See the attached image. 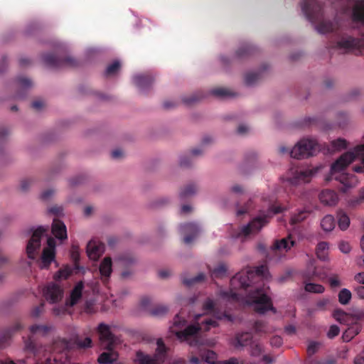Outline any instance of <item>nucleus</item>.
Wrapping results in <instances>:
<instances>
[{
  "mask_svg": "<svg viewBox=\"0 0 364 364\" xmlns=\"http://www.w3.org/2000/svg\"><path fill=\"white\" fill-rule=\"evenodd\" d=\"M262 351V348L259 344L255 343V344L252 345V346H251L252 355L258 356L261 354Z\"/></svg>",
  "mask_w": 364,
  "mask_h": 364,
  "instance_id": "3c124183",
  "label": "nucleus"
},
{
  "mask_svg": "<svg viewBox=\"0 0 364 364\" xmlns=\"http://www.w3.org/2000/svg\"><path fill=\"white\" fill-rule=\"evenodd\" d=\"M339 332L340 329L338 326L332 325L327 333V336L329 338H333L339 334Z\"/></svg>",
  "mask_w": 364,
  "mask_h": 364,
  "instance_id": "8fccbe9b",
  "label": "nucleus"
},
{
  "mask_svg": "<svg viewBox=\"0 0 364 364\" xmlns=\"http://www.w3.org/2000/svg\"><path fill=\"white\" fill-rule=\"evenodd\" d=\"M100 273L104 284H107L112 272V261L110 257H105L100 264Z\"/></svg>",
  "mask_w": 364,
  "mask_h": 364,
  "instance_id": "a211bd4d",
  "label": "nucleus"
},
{
  "mask_svg": "<svg viewBox=\"0 0 364 364\" xmlns=\"http://www.w3.org/2000/svg\"><path fill=\"white\" fill-rule=\"evenodd\" d=\"M84 285L82 282H78L71 291L70 299L67 304L71 306L75 305L82 297V293Z\"/></svg>",
  "mask_w": 364,
  "mask_h": 364,
  "instance_id": "b1692460",
  "label": "nucleus"
},
{
  "mask_svg": "<svg viewBox=\"0 0 364 364\" xmlns=\"http://www.w3.org/2000/svg\"><path fill=\"white\" fill-rule=\"evenodd\" d=\"M232 285L239 284L241 289L247 290L249 287L251 289L247 293L246 302L253 306V309L258 314H264L267 311H272L276 313V309L273 306L272 299L264 291V288L252 287L255 282L254 279V272L248 269L236 274L230 280Z\"/></svg>",
  "mask_w": 364,
  "mask_h": 364,
  "instance_id": "7ed1b4c3",
  "label": "nucleus"
},
{
  "mask_svg": "<svg viewBox=\"0 0 364 364\" xmlns=\"http://www.w3.org/2000/svg\"><path fill=\"white\" fill-rule=\"evenodd\" d=\"M32 181L30 179H24L21 182V189L22 191H26L31 185Z\"/></svg>",
  "mask_w": 364,
  "mask_h": 364,
  "instance_id": "052dcab7",
  "label": "nucleus"
},
{
  "mask_svg": "<svg viewBox=\"0 0 364 364\" xmlns=\"http://www.w3.org/2000/svg\"><path fill=\"white\" fill-rule=\"evenodd\" d=\"M251 200H250L246 205L245 207H242V208H237V215L238 216L240 215H244L245 213H247L249 209H250V203H251Z\"/></svg>",
  "mask_w": 364,
  "mask_h": 364,
  "instance_id": "13d9d810",
  "label": "nucleus"
},
{
  "mask_svg": "<svg viewBox=\"0 0 364 364\" xmlns=\"http://www.w3.org/2000/svg\"><path fill=\"white\" fill-rule=\"evenodd\" d=\"M191 164V159L188 156H182L180 159L181 166L188 167Z\"/></svg>",
  "mask_w": 364,
  "mask_h": 364,
  "instance_id": "69168bd1",
  "label": "nucleus"
},
{
  "mask_svg": "<svg viewBox=\"0 0 364 364\" xmlns=\"http://www.w3.org/2000/svg\"><path fill=\"white\" fill-rule=\"evenodd\" d=\"M20 323H16L11 329L6 330L2 336H0V348L4 347L7 341L11 338L13 332L17 331L21 328Z\"/></svg>",
  "mask_w": 364,
  "mask_h": 364,
  "instance_id": "bb28decb",
  "label": "nucleus"
},
{
  "mask_svg": "<svg viewBox=\"0 0 364 364\" xmlns=\"http://www.w3.org/2000/svg\"><path fill=\"white\" fill-rule=\"evenodd\" d=\"M319 150L317 141L311 139H303L299 141L291 150L292 158L301 159L314 156Z\"/></svg>",
  "mask_w": 364,
  "mask_h": 364,
  "instance_id": "9d476101",
  "label": "nucleus"
},
{
  "mask_svg": "<svg viewBox=\"0 0 364 364\" xmlns=\"http://www.w3.org/2000/svg\"><path fill=\"white\" fill-rule=\"evenodd\" d=\"M340 250L345 254L350 252L351 247L348 242L342 241L339 244Z\"/></svg>",
  "mask_w": 364,
  "mask_h": 364,
  "instance_id": "5fc2aeb1",
  "label": "nucleus"
},
{
  "mask_svg": "<svg viewBox=\"0 0 364 364\" xmlns=\"http://www.w3.org/2000/svg\"><path fill=\"white\" fill-rule=\"evenodd\" d=\"M353 23H359L358 27L362 38H355L348 35H343L331 48L341 50L343 53L361 52L364 50V0L357 1L352 9Z\"/></svg>",
  "mask_w": 364,
  "mask_h": 364,
  "instance_id": "39448f33",
  "label": "nucleus"
},
{
  "mask_svg": "<svg viewBox=\"0 0 364 364\" xmlns=\"http://www.w3.org/2000/svg\"><path fill=\"white\" fill-rule=\"evenodd\" d=\"M118 358V353L113 348L101 353L97 359L100 364H111Z\"/></svg>",
  "mask_w": 364,
  "mask_h": 364,
  "instance_id": "393cba45",
  "label": "nucleus"
},
{
  "mask_svg": "<svg viewBox=\"0 0 364 364\" xmlns=\"http://www.w3.org/2000/svg\"><path fill=\"white\" fill-rule=\"evenodd\" d=\"M43 294L48 301L54 304L62 299L63 296V289L58 284L50 282L44 287Z\"/></svg>",
  "mask_w": 364,
  "mask_h": 364,
  "instance_id": "4468645a",
  "label": "nucleus"
},
{
  "mask_svg": "<svg viewBox=\"0 0 364 364\" xmlns=\"http://www.w3.org/2000/svg\"><path fill=\"white\" fill-rule=\"evenodd\" d=\"M334 218L331 215H327L323 218L321 222V228L326 232H330L335 228Z\"/></svg>",
  "mask_w": 364,
  "mask_h": 364,
  "instance_id": "7c9ffc66",
  "label": "nucleus"
},
{
  "mask_svg": "<svg viewBox=\"0 0 364 364\" xmlns=\"http://www.w3.org/2000/svg\"><path fill=\"white\" fill-rule=\"evenodd\" d=\"M347 141L344 139H337L331 142L330 147H328V151L330 152L339 151L342 149H344L347 147Z\"/></svg>",
  "mask_w": 364,
  "mask_h": 364,
  "instance_id": "2f4dec72",
  "label": "nucleus"
},
{
  "mask_svg": "<svg viewBox=\"0 0 364 364\" xmlns=\"http://www.w3.org/2000/svg\"><path fill=\"white\" fill-rule=\"evenodd\" d=\"M296 242L292 239L291 235L284 237L281 240H277L274 241L272 245V250L277 251H285L287 252L293 246H294Z\"/></svg>",
  "mask_w": 364,
  "mask_h": 364,
  "instance_id": "412c9836",
  "label": "nucleus"
},
{
  "mask_svg": "<svg viewBox=\"0 0 364 364\" xmlns=\"http://www.w3.org/2000/svg\"><path fill=\"white\" fill-rule=\"evenodd\" d=\"M197 191V187L194 183H189L184 186L180 191L179 196L181 199L193 196Z\"/></svg>",
  "mask_w": 364,
  "mask_h": 364,
  "instance_id": "473e14b6",
  "label": "nucleus"
},
{
  "mask_svg": "<svg viewBox=\"0 0 364 364\" xmlns=\"http://www.w3.org/2000/svg\"><path fill=\"white\" fill-rule=\"evenodd\" d=\"M16 82L19 91L15 97L22 99L25 97L26 90L32 86V82L30 79L21 76L16 78Z\"/></svg>",
  "mask_w": 364,
  "mask_h": 364,
  "instance_id": "5701e85b",
  "label": "nucleus"
},
{
  "mask_svg": "<svg viewBox=\"0 0 364 364\" xmlns=\"http://www.w3.org/2000/svg\"><path fill=\"white\" fill-rule=\"evenodd\" d=\"M120 66L121 65L119 61L116 60L113 62L112 64L107 66L105 75L106 76H111L114 75L119 70Z\"/></svg>",
  "mask_w": 364,
  "mask_h": 364,
  "instance_id": "c03bdc74",
  "label": "nucleus"
},
{
  "mask_svg": "<svg viewBox=\"0 0 364 364\" xmlns=\"http://www.w3.org/2000/svg\"><path fill=\"white\" fill-rule=\"evenodd\" d=\"M210 272L213 279L223 278L227 275V267L224 264H220L213 270H210Z\"/></svg>",
  "mask_w": 364,
  "mask_h": 364,
  "instance_id": "f704fd0d",
  "label": "nucleus"
},
{
  "mask_svg": "<svg viewBox=\"0 0 364 364\" xmlns=\"http://www.w3.org/2000/svg\"><path fill=\"white\" fill-rule=\"evenodd\" d=\"M254 272V279L256 281L258 278L265 277L267 273V267L265 265H260L254 269H250Z\"/></svg>",
  "mask_w": 364,
  "mask_h": 364,
  "instance_id": "ea45409f",
  "label": "nucleus"
},
{
  "mask_svg": "<svg viewBox=\"0 0 364 364\" xmlns=\"http://www.w3.org/2000/svg\"><path fill=\"white\" fill-rule=\"evenodd\" d=\"M254 329L256 333H266V324L264 321H257L254 323Z\"/></svg>",
  "mask_w": 364,
  "mask_h": 364,
  "instance_id": "49530a36",
  "label": "nucleus"
},
{
  "mask_svg": "<svg viewBox=\"0 0 364 364\" xmlns=\"http://www.w3.org/2000/svg\"><path fill=\"white\" fill-rule=\"evenodd\" d=\"M203 308L204 310L212 312L213 318H204L199 322L202 317L200 314L196 316V323L189 325L185 328L183 331H178L177 328H183L186 325L187 321L182 313L176 314L173 319V325L171 327L172 333H175L176 337L181 341H186L190 346H196L200 344V341L198 338V333L200 331H208L211 328L218 326V321L227 319L232 321V316L227 313H220L215 309V303L213 299L208 298L203 303Z\"/></svg>",
  "mask_w": 364,
  "mask_h": 364,
  "instance_id": "f03ea898",
  "label": "nucleus"
},
{
  "mask_svg": "<svg viewBox=\"0 0 364 364\" xmlns=\"http://www.w3.org/2000/svg\"><path fill=\"white\" fill-rule=\"evenodd\" d=\"M338 199L337 193L333 190L326 189L319 194V200L325 205H336L338 202Z\"/></svg>",
  "mask_w": 364,
  "mask_h": 364,
  "instance_id": "aec40b11",
  "label": "nucleus"
},
{
  "mask_svg": "<svg viewBox=\"0 0 364 364\" xmlns=\"http://www.w3.org/2000/svg\"><path fill=\"white\" fill-rule=\"evenodd\" d=\"M104 252V245L98 241L92 240L87 245V254L93 260H97Z\"/></svg>",
  "mask_w": 364,
  "mask_h": 364,
  "instance_id": "6ab92c4d",
  "label": "nucleus"
},
{
  "mask_svg": "<svg viewBox=\"0 0 364 364\" xmlns=\"http://www.w3.org/2000/svg\"><path fill=\"white\" fill-rule=\"evenodd\" d=\"M51 231L56 238L61 240L67 239L66 226L61 220L58 219L53 220Z\"/></svg>",
  "mask_w": 364,
  "mask_h": 364,
  "instance_id": "4be33fe9",
  "label": "nucleus"
},
{
  "mask_svg": "<svg viewBox=\"0 0 364 364\" xmlns=\"http://www.w3.org/2000/svg\"><path fill=\"white\" fill-rule=\"evenodd\" d=\"M254 48L250 45H245L239 48L235 52V57L238 59L245 58L253 53Z\"/></svg>",
  "mask_w": 364,
  "mask_h": 364,
  "instance_id": "72a5a7b5",
  "label": "nucleus"
},
{
  "mask_svg": "<svg viewBox=\"0 0 364 364\" xmlns=\"http://www.w3.org/2000/svg\"><path fill=\"white\" fill-rule=\"evenodd\" d=\"M301 6L302 12L309 21L319 22L316 28L320 33H331L337 30V22L323 20V5L318 0H303Z\"/></svg>",
  "mask_w": 364,
  "mask_h": 364,
  "instance_id": "423d86ee",
  "label": "nucleus"
},
{
  "mask_svg": "<svg viewBox=\"0 0 364 364\" xmlns=\"http://www.w3.org/2000/svg\"><path fill=\"white\" fill-rule=\"evenodd\" d=\"M328 283L331 288H337L341 285L338 276L336 274H334L332 277H329Z\"/></svg>",
  "mask_w": 364,
  "mask_h": 364,
  "instance_id": "09e8293b",
  "label": "nucleus"
},
{
  "mask_svg": "<svg viewBox=\"0 0 364 364\" xmlns=\"http://www.w3.org/2000/svg\"><path fill=\"white\" fill-rule=\"evenodd\" d=\"M211 93H212V95H213L215 96L221 97H229V96L233 95V94L229 90L225 89V88L213 89L211 91Z\"/></svg>",
  "mask_w": 364,
  "mask_h": 364,
  "instance_id": "a18cd8bd",
  "label": "nucleus"
},
{
  "mask_svg": "<svg viewBox=\"0 0 364 364\" xmlns=\"http://www.w3.org/2000/svg\"><path fill=\"white\" fill-rule=\"evenodd\" d=\"M283 210L284 208L281 205H271L267 211H260L259 215L250 220L248 224L240 228L237 236L238 237H247L259 232L263 227L269 223L274 215L280 213Z\"/></svg>",
  "mask_w": 364,
  "mask_h": 364,
  "instance_id": "0eeeda50",
  "label": "nucleus"
},
{
  "mask_svg": "<svg viewBox=\"0 0 364 364\" xmlns=\"http://www.w3.org/2000/svg\"><path fill=\"white\" fill-rule=\"evenodd\" d=\"M202 360L209 364H215L217 360V355L213 350H207L200 355Z\"/></svg>",
  "mask_w": 364,
  "mask_h": 364,
  "instance_id": "c9c22d12",
  "label": "nucleus"
},
{
  "mask_svg": "<svg viewBox=\"0 0 364 364\" xmlns=\"http://www.w3.org/2000/svg\"><path fill=\"white\" fill-rule=\"evenodd\" d=\"M328 244L326 242H321L316 247V255L317 257L323 261H325L328 258Z\"/></svg>",
  "mask_w": 364,
  "mask_h": 364,
  "instance_id": "c756f323",
  "label": "nucleus"
},
{
  "mask_svg": "<svg viewBox=\"0 0 364 364\" xmlns=\"http://www.w3.org/2000/svg\"><path fill=\"white\" fill-rule=\"evenodd\" d=\"M58 274L59 278L68 279L71 274V271L68 269H60Z\"/></svg>",
  "mask_w": 364,
  "mask_h": 364,
  "instance_id": "e2e57ef3",
  "label": "nucleus"
},
{
  "mask_svg": "<svg viewBox=\"0 0 364 364\" xmlns=\"http://www.w3.org/2000/svg\"><path fill=\"white\" fill-rule=\"evenodd\" d=\"M97 331L99 333L101 347L106 350L113 348L116 343L117 338L112 333L109 326L101 323L98 326Z\"/></svg>",
  "mask_w": 364,
  "mask_h": 364,
  "instance_id": "f8f14e48",
  "label": "nucleus"
},
{
  "mask_svg": "<svg viewBox=\"0 0 364 364\" xmlns=\"http://www.w3.org/2000/svg\"><path fill=\"white\" fill-rule=\"evenodd\" d=\"M358 296L364 299V286H359L355 289Z\"/></svg>",
  "mask_w": 364,
  "mask_h": 364,
  "instance_id": "774afa93",
  "label": "nucleus"
},
{
  "mask_svg": "<svg viewBox=\"0 0 364 364\" xmlns=\"http://www.w3.org/2000/svg\"><path fill=\"white\" fill-rule=\"evenodd\" d=\"M124 156V153L123 151L119 149H114L112 151L111 153V156L112 159H121Z\"/></svg>",
  "mask_w": 364,
  "mask_h": 364,
  "instance_id": "bf43d9fd",
  "label": "nucleus"
},
{
  "mask_svg": "<svg viewBox=\"0 0 364 364\" xmlns=\"http://www.w3.org/2000/svg\"><path fill=\"white\" fill-rule=\"evenodd\" d=\"M44 308V302L40 304V305L33 308L31 312V315L33 317H38L43 312Z\"/></svg>",
  "mask_w": 364,
  "mask_h": 364,
  "instance_id": "603ef678",
  "label": "nucleus"
},
{
  "mask_svg": "<svg viewBox=\"0 0 364 364\" xmlns=\"http://www.w3.org/2000/svg\"><path fill=\"white\" fill-rule=\"evenodd\" d=\"M47 230L43 227L36 229L26 246V253L30 259H35L36 251L41 247V240Z\"/></svg>",
  "mask_w": 364,
  "mask_h": 364,
  "instance_id": "ddd939ff",
  "label": "nucleus"
},
{
  "mask_svg": "<svg viewBox=\"0 0 364 364\" xmlns=\"http://www.w3.org/2000/svg\"><path fill=\"white\" fill-rule=\"evenodd\" d=\"M338 224L341 230H346L350 225V218L348 215L342 210L337 212Z\"/></svg>",
  "mask_w": 364,
  "mask_h": 364,
  "instance_id": "c85d7f7f",
  "label": "nucleus"
},
{
  "mask_svg": "<svg viewBox=\"0 0 364 364\" xmlns=\"http://www.w3.org/2000/svg\"><path fill=\"white\" fill-rule=\"evenodd\" d=\"M311 210L307 209L299 210L291 215L290 219L291 225H297L304 222L311 214Z\"/></svg>",
  "mask_w": 364,
  "mask_h": 364,
  "instance_id": "a878e982",
  "label": "nucleus"
},
{
  "mask_svg": "<svg viewBox=\"0 0 364 364\" xmlns=\"http://www.w3.org/2000/svg\"><path fill=\"white\" fill-rule=\"evenodd\" d=\"M44 64L51 68H75L79 65V62L73 57H57L52 53H46L42 56Z\"/></svg>",
  "mask_w": 364,
  "mask_h": 364,
  "instance_id": "9b49d317",
  "label": "nucleus"
},
{
  "mask_svg": "<svg viewBox=\"0 0 364 364\" xmlns=\"http://www.w3.org/2000/svg\"><path fill=\"white\" fill-rule=\"evenodd\" d=\"M304 289L308 292L316 294H321L325 290L323 286L314 283H306Z\"/></svg>",
  "mask_w": 364,
  "mask_h": 364,
  "instance_id": "4c0bfd02",
  "label": "nucleus"
},
{
  "mask_svg": "<svg viewBox=\"0 0 364 364\" xmlns=\"http://www.w3.org/2000/svg\"><path fill=\"white\" fill-rule=\"evenodd\" d=\"M199 100V97H196V95H192L190 97H184L183 101L186 105H191Z\"/></svg>",
  "mask_w": 364,
  "mask_h": 364,
  "instance_id": "0e129e2a",
  "label": "nucleus"
},
{
  "mask_svg": "<svg viewBox=\"0 0 364 364\" xmlns=\"http://www.w3.org/2000/svg\"><path fill=\"white\" fill-rule=\"evenodd\" d=\"M154 77L151 74H139L133 77L134 84L141 93H146L154 83Z\"/></svg>",
  "mask_w": 364,
  "mask_h": 364,
  "instance_id": "dca6fc26",
  "label": "nucleus"
},
{
  "mask_svg": "<svg viewBox=\"0 0 364 364\" xmlns=\"http://www.w3.org/2000/svg\"><path fill=\"white\" fill-rule=\"evenodd\" d=\"M351 299V292L347 289H343L338 294V301L341 304H348Z\"/></svg>",
  "mask_w": 364,
  "mask_h": 364,
  "instance_id": "58836bf2",
  "label": "nucleus"
},
{
  "mask_svg": "<svg viewBox=\"0 0 364 364\" xmlns=\"http://www.w3.org/2000/svg\"><path fill=\"white\" fill-rule=\"evenodd\" d=\"M181 232L185 234L183 242L190 244L196 237L200 232V228L196 223H187L181 225Z\"/></svg>",
  "mask_w": 364,
  "mask_h": 364,
  "instance_id": "f3484780",
  "label": "nucleus"
},
{
  "mask_svg": "<svg viewBox=\"0 0 364 364\" xmlns=\"http://www.w3.org/2000/svg\"><path fill=\"white\" fill-rule=\"evenodd\" d=\"M53 193V191L51 189L46 190L41 193V199L46 200L50 198Z\"/></svg>",
  "mask_w": 364,
  "mask_h": 364,
  "instance_id": "338daca9",
  "label": "nucleus"
},
{
  "mask_svg": "<svg viewBox=\"0 0 364 364\" xmlns=\"http://www.w3.org/2000/svg\"><path fill=\"white\" fill-rule=\"evenodd\" d=\"M205 277V276L203 273H199L197 276L191 279L183 278V283L188 287H191L194 284L203 281Z\"/></svg>",
  "mask_w": 364,
  "mask_h": 364,
  "instance_id": "a19ab883",
  "label": "nucleus"
},
{
  "mask_svg": "<svg viewBox=\"0 0 364 364\" xmlns=\"http://www.w3.org/2000/svg\"><path fill=\"white\" fill-rule=\"evenodd\" d=\"M50 330V326L34 324L30 327L31 335L24 338V351L34 357L35 364H70L73 350L86 349L92 346V341L90 337L83 338L79 335L69 341L58 338L53 341L51 347L38 345L34 335L45 336Z\"/></svg>",
  "mask_w": 364,
  "mask_h": 364,
  "instance_id": "f257e3e1",
  "label": "nucleus"
},
{
  "mask_svg": "<svg viewBox=\"0 0 364 364\" xmlns=\"http://www.w3.org/2000/svg\"><path fill=\"white\" fill-rule=\"evenodd\" d=\"M361 160L363 166H355L353 169L356 172L364 171V144L355 146L353 151H347L342 154L331 166L330 176L326 177V181H331L333 177L339 181L343 187L341 188L346 192L347 190L355 185L356 180L353 176L348 174H341L339 176H335L343 171L355 159Z\"/></svg>",
  "mask_w": 364,
  "mask_h": 364,
  "instance_id": "20e7f679",
  "label": "nucleus"
},
{
  "mask_svg": "<svg viewBox=\"0 0 364 364\" xmlns=\"http://www.w3.org/2000/svg\"><path fill=\"white\" fill-rule=\"evenodd\" d=\"M168 311V308L164 305H157L151 311V314L156 316H162L166 314Z\"/></svg>",
  "mask_w": 364,
  "mask_h": 364,
  "instance_id": "37998d69",
  "label": "nucleus"
},
{
  "mask_svg": "<svg viewBox=\"0 0 364 364\" xmlns=\"http://www.w3.org/2000/svg\"><path fill=\"white\" fill-rule=\"evenodd\" d=\"M119 259L123 265H128L134 262V258L130 256H122Z\"/></svg>",
  "mask_w": 364,
  "mask_h": 364,
  "instance_id": "4d7b16f0",
  "label": "nucleus"
},
{
  "mask_svg": "<svg viewBox=\"0 0 364 364\" xmlns=\"http://www.w3.org/2000/svg\"><path fill=\"white\" fill-rule=\"evenodd\" d=\"M316 171L308 169L305 171H300L297 173V178L304 182L309 181L310 178L316 173Z\"/></svg>",
  "mask_w": 364,
  "mask_h": 364,
  "instance_id": "79ce46f5",
  "label": "nucleus"
},
{
  "mask_svg": "<svg viewBox=\"0 0 364 364\" xmlns=\"http://www.w3.org/2000/svg\"><path fill=\"white\" fill-rule=\"evenodd\" d=\"M261 78V73H248L246 74L245 81L247 85H255Z\"/></svg>",
  "mask_w": 364,
  "mask_h": 364,
  "instance_id": "e433bc0d",
  "label": "nucleus"
},
{
  "mask_svg": "<svg viewBox=\"0 0 364 364\" xmlns=\"http://www.w3.org/2000/svg\"><path fill=\"white\" fill-rule=\"evenodd\" d=\"M333 316L341 323L348 326L342 336L344 342H349L360 332L362 326L359 321L362 317L360 314H350L341 309H336L333 311Z\"/></svg>",
  "mask_w": 364,
  "mask_h": 364,
  "instance_id": "6e6552de",
  "label": "nucleus"
},
{
  "mask_svg": "<svg viewBox=\"0 0 364 364\" xmlns=\"http://www.w3.org/2000/svg\"><path fill=\"white\" fill-rule=\"evenodd\" d=\"M270 343L272 346L274 347H280L283 343V340L282 337L279 336H273L270 340Z\"/></svg>",
  "mask_w": 364,
  "mask_h": 364,
  "instance_id": "864d4df0",
  "label": "nucleus"
},
{
  "mask_svg": "<svg viewBox=\"0 0 364 364\" xmlns=\"http://www.w3.org/2000/svg\"><path fill=\"white\" fill-rule=\"evenodd\" d=\"M156 344L157 348L153 355L145 354L141 351L136 353V361L137 364H161L166 360L168 348L161 338L157 340Z\"/></svg>",
  "mask_w": 364,
  "mask_h": 364,
  "instance_id": "1a4fd4ad",
  "label": "nucleus"
},
{
  "mask_svg": "<svg viewBox=\"0 0 364 364\" xmlns=\"http://www.w3.org/2000/svg\"><path fill=\"white\" fill-rule=\"evenodd\" d=\"M231 193H235V194H242L244 193V190L242 187L240 185L236 184L231 187L230 189Z\"/></svg>",
  "mask_w": 364,
  "mask_h": 364,
  "instance_id": "680f3d73",
  "label": "nucleus"
},
{
  "mask_svg": "<svg viewBox=\"0 0 364 364\" xmlns=\"http://www.w3.org/2000/svg\"><path fill=\"white\" fill-rule=\"evenodd\" d=\"M252 339V335L250 332L237 333L235 336L236 346H247Z\"/></svg>",
  "mask_w": 364,
  "mask_h": 364,
  "instance_id": "cd10ccee",
  "label": "nucleus"
},
{
  "mask_svg": "<svg viewBox=\"0 0 364 364\" xmlns=\"http://www.w3.org/2000/svg\"><path fill=\"white\" fill-rule=\"evenodd\" d=\"M318 348H319V343L312 341V342L309 343V344L308 346L307 353L309 355H312L317 352V350H318Z\"/></svg>",
  "mask_w": 364,
  "mask_h": 364,
  "instance_id": "de8ad7c7",
  "label": "nucleus"
},
{
  "mask_svg": "<svg viewBox=\"0 0 364 364\" xmlns=\"http://www.w3.org/2000/svg\"><path fill=\"white\" fill-rule=\"evenodd\" d=\"M71 257L75 263H77L80 259V254L77 250V247L75 245H73L72 247Z\"/></svg>",
  "mask_w": 364,
  "mask_h": 364,
  "instance_id": "6e6d98bb",
  "label": "nucleus"
},
{
  "mask_svg": "<svg viewBox=\"0 0 364 364\" xmlns=\"http://www.w3.org/2000/svg\"><path fill=\"white\" fill-rule=\"evenodd\" d=\"M48 247L44 248L41 256V268L47 269L51 262L55 259V241L49 237L47 239Z\"/></svg>",
  "mask_w": 364,
  "mask_h": 364,
  "instance_id": "2eb2a0df",
  "label": "nucleus"
}]
</instances>
